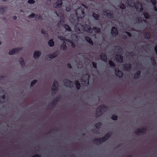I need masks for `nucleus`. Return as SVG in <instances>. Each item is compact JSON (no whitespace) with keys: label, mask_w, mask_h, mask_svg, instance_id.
I'll use <instances>...</instances> for the list:
<instances>
[{"label":"nucleus","mask_w":157,"mask_h":157,"mask_svg":"<svg viewBox=\"0 0 157 157\" xmlns=\"http://www.w3.org/2000/svg\"><path fill=\"white\" fill-rule=\"evenodd\" d=\"M71 8L70 6H67L66 7V10L67 12L71 11Z\"/></svg>","instance_id":"obj_49"},{"label":"nucleus","mask_w":157,"mask_h":157,"mask_svg":"<svg viewBox=\"0 0 157 157\" xmlns=\"http://www.w3.org/2000/svg\"><path fill=\"white\" fill-rule=\"evenodd\" d=\"M32 157H41V156L39 155L35 154Z\"/></svg>","instance_id":"obj_58"},{"label":"nucleus","mask_w":157,"mask_h":157,"mask_svg":"<svg viewBox=\"0 0 157 157\" xmlns=\"http://www.w3.org/2000/svg\"><path fill=\"white\" fill-rule=\"evenodd\" d=\"M57 102H56V101H55V100L53 99L52 101V102L51 103H50V104L49 105V106L54 107L56 106L57 104Z\"/></svg>","instance_id":"obj_28"},{"label":"nucleus","mask_w":157,"mask_h":157,"mask_svg":"<svg viewBox=\"0 0 157 157\" xmlns=\"http://www.w3.org/2000/svg\"><path fill=\"white\" fill-rule=\"evenodd\" d=\"M1 98L5 101H7L8 99V98L6 97L5 94V91L3 90H0V99Z\"/></svg>","instance_id":"obj_14"},{"label":"nucleus","mask_w":157,"mask_h":157,"mask_svg":"<svg viewBox=\"0 0 157 157\" xmlns=\"http://www.w3.org/2000/svg\"><path fill=\"white\" fill-rule=\"evenodd\" d=\"M125 33L128 35L129 37H130L132 36V34L128 32H126Z\"/></svg>","instance_id":"obj_55"},{"label":"nucleus","mask_w":157,"mask_h":157,"mask_svg":"<svg viewBox=\"0 0 157 157\" xmlns=\"http://www.w3.org/2000/svg\"><path fill=\"white\" fill-rule=\"evenodd\" d=\"M41 33L43 34L44 35H45L46 36H48V34L47 33H46L45 31L44 30V29H42L41 30Z\"/></svg>","instance_id":"obj_46"},{"label":"nucleus","mask_w":157,"mask_h":157,"mask_svg":"<svg viewBox=\"0 0 157 157\" xmlns=\"http://www.w3.org/2000/svg\"><path fill=\"white\" fill-rule=\"evenodd\" d=\"M143 14L144 17L146 19H149L150 18V15L149 14L145 11L143 12Z\"/></svg>","instance_id":"obj_30"},{"label":"nucleus","mask_w":157,"mask_h":157,"mask_svg":"<svg viewBox=\"0 0 157 157\" xmlns=\"http://www.w3.org/2000/svg\"><path fill=\"white\" fill-rule=\"evenodd\" d=\"M107 106L104 104L101 105L99 106L96 110V112L95 113L96 117H101L102 114V112L101 109H107Z\"/></svg>","instance_id":"obj_2"},{"label":"nucleus","mask_w":157,"mask_h":157,"mask_svg":"<svg viewBox=\"0 0 157 157\" xmlns=\"http://www.w3.org/2000/svg\"><path fill=\"white\" fill-rule=\"evenodd\" d=\"M120 8L121 9L125 10L126 9V7L125 5L124 4L122 3L120 5Z\"/></svg>","instance_id":"obj_42"},{"label":"nucleus","mask_w":157,"mask_h":157,"mask_svg":"<svg viewBox=\"0 0 157 157\" xmlns=\"http://www.w3.org/2000/svg\"><path fill=\"white\" fill-rule=\"evenodd\" d=\"M91 131L92 132H93V133H94V134H99L100 133L99 132L98 130H96L94 129H93Z\"/></svg>","instance_id":"obj_43"},{"label":"nucleus","mask_w":157,"mask_h":157,"mask_svg":"<svg viewBox=\"0 0 157 157\" xmlns=\"http://www.w3.org/2000/svg\"><path fill=\"white\" fill-rule=\"evenodd\" d=\"M114 48L117 51V52L118 53L119 51H121V48L120 46H116L114 47Z\"/></svg>","instance_id":"obj_41"},{"label":"nucleus","mask_w":157,"mask_h":157,"mask_svg":"<svg viewBox=\"0 0 157 157\" xmlns=\"http://www.w3.org/2000/svg\"><path fill=\"white\" fill-rule=\"evenodd\" d=\"M28 2L29 4H33L35 3V1L34 0H28Z\"/></svg>","instance_id":"obj_50"},{"label":"nucleus","mask_w":157,"mask_h":157,"mask_svg":"<svg viewBox=\"0 0 157 157\" xmlns=\"http://www.w3.org/2000/svg\"><path fill=\"white\" fill-rule=\"evenodd\" d=\"M60 21H62L63 23H64L65 21V18L64 16H62L60 19Z\"/></svg>","instance_id":"obj_47"},{"label":"nucleus","mask_w":157,"mask_h":157,"mask_svg":"<svg viewBox=\"0 0 157 157\" xmlns=\"http://www.w3.org/2000/svg\"><path fill=\"white\" fill-rule=\"evenodd\" d=\"M151 3L154 5H155L156 3V0H150Z\"/></svg>","instance_id":"obj_52"},{"label":"nucleus","mask_w":157,"mask_h":157,"mask_svg":"<svg viewBox=\"0 0 157 157\" xmlns=\"http://www.w3.org/2000/svg\"><path fill=\"white\" fill-rule=\"evenodd\" d=\"M92 16L93 17L95 20H99L100 16L98 14L96 13H93L92 14Z\"/></svg>","instance_id":"obj_20"},{"label":"nucleus","mask_w":157,"mask_h":157,"mask_svg":"<svg viewBox=\"0 0 157 157\" xmlns=\"http://www.w3.org/2000/svg\"><path fill=\"white\" fill-rule=\"evenodd\" d=\"M42 19V16L41 15H37L36 17L35 18V20L36 21H38L39 20Z\"/></svg>","instance_id":"obj_38"},{"label":"nucleus","mask_w":157,"mask_h":157,"mask_svg":"<svg viewBox=\"0 0 157 157\" xmlns=\"http://www.w3.org/2000/svg\"><path fill=\"white\" fill-rule=\"evenodd\" d=\"M143 35L144 37V38L146 39H149L150 38V36L149 35V33L147 32L145 33Z\"/></svg>","instance_id":"obj_31"},{"label":"nucleus","mask_w":157,"mask_h":157,"mask_svg":"<svg viewBox=\"0 0 157 157\" xmlns=\"http://www.w3.org/2000/svg\"><path fill=\"white\" fill-rule=\"evenodd\" d=\"M63 24L62 22V21H60V20L59 21L58 23H57V27L58 28H59L61 25H63Z\"/></svg>","instance_id":"obj_45"},{"label":"nucleus","mask_w":157,"mask_h":157,"mask_svg":"<svg viewBox=\"0 0 157 157\" xmlns=\"http://www.w3.org/2000/svg\"><path fill=\"white\" fill-rule=\"evenodd\" d=\"M115 74L117 77L121 78L123 75V73L118 68H116L115 69Z\"/></svg>","instance_id":"obj_15"},{"label":"nucleus","mask_w":157,"mask_h":157,"mask_svg":"<svg viewBox=\"0 0 157 157\" xmlns=\"http://www.w3.org/2000/svg\"><path fill=\"white\" fill-rule=\"evenodd\" d=\"M59 87V84L57 81H54L53 83L52 86L51 90L52 91V93H54L55 94L57 92Z\"/></svg>","instance_id":"obj_5"},{"label":"nucleus","mask_w":157,"mask_h":157,"mask_svg":"<svg viewBox=\"0 0 157 157\" xmlns=\"http://www.w3.org/2000/svg\"><path fill=\"white\" fill-rule=\"evenodd\" d=\"M22 49V48H16L12 49L9 52V54L10 55H13L15 53H17L19 51H21Z\"/></svg>","instance_id":"obj_9"},{"label":"nucleus","mask_w":157,"mask_h":157,"mask_svg":"<svg viewBox=\"0 0 157 157\" xmlns=\"http://www.w3.org/2000/svg\"><path fill=\"white\" fill-rule=\"evenodd\" d=\"M71 44V46L73 48H75L76 47V45L75 44L73 43V42H72V43Z\"/></svg>","instance_id":"obj_56"},{"label":"nucleus","mask_w":157,"mask_h":157,"mask_svg":"<svg viewBox=\"0 0 157 157\" xmlns=\"http://www.w3.org/2000/svg\"><path fill=\"white\" fill-rule=\"evenodd\" d=\"M54 58L56 57L58 55L59 53L57 51L56 52L52 54Z\"/></svg>","instance_id":"obj_44"},{"label":"nucleus","mask_w":157,"mask_h":157,"mask_svg":"<svg viewBox=\"0 0 157 157\" xmlns=\"http://www.w3.org/2000/svg\"><path fill=\"white\" fill-rule=\"evenodd\" d=\"M103 12L105 14V15L108 18H113V13H111L109 10H103Z\"/></svg>","instance_id":"obj_8"},{"label":"nucleus","mask_w":157,"mask_h":157,"mask_svg":"<svg viewBox=\"0 0 157 157\" xmlns=\"http://www.w3.org/2000/svg\"><path fill=\"white\" fill-rule=\"evenodd\" d=\"M64 28L65 29L69 32H71L72 30L69 26L66 24L63 25Z\"/></svg>","instance_id":"obj_23"},{"label":"nucleus","mask_w":157,"mask_h":157,"mask_svg":"<svg viewBox=\"0 0 157 157\" xmlns=\"http://www.w3.org/2000/svg\"><path fill=\"white\" fill-rule=\"evenodd\" d=\"M75 12L78 18H83L85 16L84 9L82 8H78L75 10Z\"/></svg>","instance_id":"obj_3"},{"label":"nucleus","mask_w":157,"mask_h":157,"mask_svg":"<svg viewBox=\"0 0 157 157\" xmlns=\"http://www.w3.org/2000/svg\"><path fill=\"white\" fill-rule=\"evenodd\" d=\"M148 46H149V44H146L145 45H144V47L145 48H147Z\"/></svg>","instance_id":"obj_64"},{"label":"nucleus","mask_w":157,"mask_h":157,"mask_svg":"<svg viewBox=\"0 0 157 157\" xmlns=\"http://www.w3.org/2000/svg\"><path fill=\"white\" fill-rule=\"evenodd\" d=\"M92 65L93 67L95 68H97V64L96 63L93 62H92Z\"/></svg>","instance_id":"obj_51"},{"label":"nucleus","mask_w":157,"mask_h":157,"mask_svg":"<svg viewBox=\"0 0 157 157\" xmlns=\"http://www.w3.org/2000/svg\"><path fill=\"white\" fill-rule=\"evenodd\" d=\"M115 59L117 62L119 63H121L123 61V57L121 55L117 54Z\"/></svg>","instance_id":"obj_13"},{"label":"nucleus","mask_w":157,"mask_h":157,"mask_svg":"<svg viewBox=\"0 0 157 157\" xmlns=\"http://www.w3.org/2000/svg\"><path fill=\"white\" fill-rule=\"evenodd\" d=\"M112 133L111 132H109L108 133L106 134L105 136L106 138V139H109L112 135Z\"/></svg>","instance_id":"obj_34"},{"label":"nucleus","mask_w":157,"mask_h":157,"mask_svg":"<svg viewBox=\"0 0 157 157\" xmlns=\"http://www.w3.org/2000/svg\"><path fill=\"white\" fill-rule=\"evenodd\" d=\"M41 55L40 52L38 51H36L34 52L33 57L35 59H37Z\"/></svg>","instance_id":"obj_17"},{"label":"nucleus","mask_w":157,"mask_h":157,"mask_svg":"<svg viewBox=\"0 0 157 157\" xmlns=\"http://www.w3.org/2000/svg\"><path fill=\"white\" fill-rule=\"evenodd\" d=\"M128 3H129V6L130 7H132L135 5V2L134 0H130L128 1Z\"/></svg>","instance_id":"obj_32"},{"label":"nucleus","mask_w":157,"mask_h":157,"mask_svg":"<svg viewBox=\"0 0 157 157\" xmlns=\"http://www.w3.org/2000/svg\"><path fill=\"white\" fill-rule=\"evenodd\" d=\"M61 47L63 51H65L67 49L66 44L65 42H63V43L61 44Z\"/></svg>","instance_id":"obj_25"},{"label":"nucleus","mask_w":157,"mask_h":157,"mask_svg":"<svg viewBox=\"0 0 157 157\" xmlns=\"http://www.w3.org/2000/svg\"><path fill=\"white\" fill-rule=\"evenodd\" d=\"M4 78V77L2 76H0V80H2Z\"/></svg>","instance_id":"obj_60"},{"label":"nucleus","mask_w":157,"mask_h":157,"mask_svg":"<svg viewBox=\"0 0 157 157\" xmlns=\"http://www.w3.org/2000/svg\"><path fill=\"white\" fill-rule=\"evenodd\" d=\"M141 74V71H138L134 75V78L135 79L138 78L140 77Z\"/></svg>","instance_id":"obj_22"},{"label":"nucleus","mask_w":157,"mask_h":157,"mask_svg":"<svg viewBox=\"0 0 157 157\" xmlns=\"http://www.w3.org/2000/svg\"><path fill=\"white\" fill-rule=\"evenodd\" d=\"M150 59L151 61L152 65H154V66L156 65V63L154 58L152 57Z\"/></svg>","instance_id":"obj_35"},{"label":"nucleus","mask_w":157,"mask_h":157,"mask_svg":"<svg viewBox=\"0 0 157 157\" xmlns=\"http://www.w3.org/2000/svg\"><path fill=\"white\" fill-rule=\"evenodd\" d=\"M102 125V123L101 122H99L96 124L95 126L96 128L98 129L101 128Z\"/></svg>","instance_id":"obj_33"},{"label":"nucleus","mask_w":157,"mask_h":157,"mask_svg":"<svg viewBox=\"0 0 157 157\" xmlns=\"http://www.w3.org/2000/svg\"><path fill=\"white\" fill-rule=\"evenodd\" d=\"M67 66L70 69L72 68V66L70 63H67Z\"/></svg>","instance_id":"obj_57"},{"label":"nucleus","mask_w":157,"mask_h":157,"mask_svg":"<svg viewBox=\"0 0 157 157\" xmlns=\"http://www.w3.org/2000/svg\"><path fill=\"white\" fill-rule=\"evenodd\" d=\"M143 128V130H144V132L145 133H146V131H147V128L146 126L143 127H142Z\"/></svg>","instance_id":"obj_53"},{"label":"nucleus","mask_w":157,"mask_h":157,"mask_svg":"<svg viewBox=\"0 0 157 157\" xmlns=\"http://www.w3.org/2000/svg\"><path fill=\"white\" fill-rule=\"evenodd\" d=\"M137 11L141 12L143 10V6L141 3L138 2H136L134 5Z\"/></svg>","instance_id":"obj_7"},{"label":"nucleus","mask_w":157,"mask_h":157,"mask_svg":"<svg viewBox=\"0 0 157 157\" xmlns=\"http://www.w3.org/2000/svg\"><path fill=\"white\" fill-rule=\"evenodd\" d=\"M66 41H67V42H69V43H71V44L72 43V42H73L72 41V40H71L70 39H66Z\"/></svg>","instance_id":"obj_54"},{"label":"nucleus","mask_w":157,"mask_h":157,"mask_svg":"<svg viewBox=\"0 0 157 157\" xmlns=\"http://www.w3.org/2000/svg\"><path fill=\"white\" fill-rule=\"evenodd\" d=\"M99 57L101 58V59L103 61L106 62L107 60V56L106 54L104 53H102L100 55Z\"/></svg>","instance_id":"obj_16"},{"label":"nucleus","mask_w":157,"mask_h":157,"mask_svg":"<svg viewBox=\"0 0 157 157\" xmlns=\"http://www.w3.org/2000/svg\"><path fill=\"white\" fill-rule=\"evenodd\" d=\"M109 66L113 68H114L116 67L115 63L111 60H109Z\"/></svg>","instance_id":"obj_29"},{"label":"nucleus","mask_w":157,"mask_h":157,"mask_svg":"<svg viewBox=\"0 0 157 157\" xmlns=\"http://www.w3.org/2000/svg\"><path fill=\"white\" fill-rule=\"evenodd\" d=\"M122 67L124 71H129L131 69V65L130 63H125L122 66Z\"/></svg>","instance_id":"obj_11"},{"label":"nucleus","mask_w":157,"mask_h":157,"mask_svg":"<svg viewBox=\"0 0 157 157\" xmlns=\"http://www.w3.org/2000/svg\"><path fill=\"white\" fill-rule=\"evenodd\" d=\"M61 95H59L55 98L54 99L57 102L59 101L61 99Z\"/></svg>","instance_id":"obj_39"},{"label":"nucleus","mask_w":157,"mask_h":157,"mask_svg":"<svg viewBox=\"0 0 157 157\" xmlns=\"http://www.w3.org/2000/svg\"><path fill=\"white\" fill-rule=\"evenodd\" d=\"M36 16L35 13H32L31 14L29 15V17L30 18H34Z\"/></svg>","instance_id":"obj_48"},{"label":"nucleus","mask_w":157,"mask_h":157,"mask_svg":"<svg viewBox=\"0 0 157 157\" xmlns=\"http://www.w3.org/2000/svg\"><path fill=\"white\" fill-rule=\"evenodd\" d=\"M48 44L49 46L52 47L54 45V42L52 39H51L49 40L48 42Z\"/></svg>","instance_id":"obj_26"},{"label":"nucleus","mask_w":157,"mask_h":157,"mask_svg":"<svg viewBox=\"0 0 157 157\" xmlns=\"http://www.w3.org/2000/svg\"><path fill=\"white\" fill-rule=\"evenodd\" d=\"M64 85L66 87L71 88L74 86V82L67 79H64L63 80Z\"/></svg>","instance_id":"obj_4"},{"label":"nucleus","mask_w":157,"mask_h":157,"mask_svg":"<svg viewBox=\"0 0 157 157\" xmlns=\"http://www.w3.org/2000/svg\"><path fill=\"white\" fill-rule=\"evenodd\" d=\"M135 133L136 134H139L140 133H145L144 130H143V128L142 127H141L140 128H137L135 132Z\"/></svg>","instance_id":"obj_19"},{"label":"nucleus","mask_w":157,"mask_h":157,"mask_svg":"<svg viewBox=\"0 0 157 157\" xmlns=\"http://www.w3.org/2000/svg\"><path fill=\"white\" fill-rule=\"evenodd\" d=\"M75 30L78 33H82L85 31L89 33H92L93 31L96 33H99L101 32V29L97 27H94L92 29L90 26L86 24H83L77 23L75 27Z\"/></svg>","instance_id":"obj_1"},{"label":"nucleus","mask_w":157,"mask_h":157,"mask_svg":"<svg viewBox=\"0 0 157 157\" xmlns=\"http://www.w3.org/2000/svg\"><path fill=\"white\" fill-rule=\"evenodd\" d=\"M37 80L35 79L31 83L30 87H32L37 82Z\"/></svg>","instance_id":"obj_40"},{"label":"nucleus","mask_w":157,"mask_h":157,"mask_svg":"<svg viewBox=\"0 0 157 157\" xmlns=\"http://www.w3.org/2000/svg\"><path fill=\"white\" fill-rule=\"evenodd\" d=\"M111 119L113 120L116 121L117 120L118 116L115 114H113L111 117Z\"/></svg>","instance_id":"obj_36"},{"label":"nucleus","mask_w":157,"mask_h":157,"mask_svg":"<svg viewBox=\"0 0 157 157\" xmlns=\"http://www.w3.org/2000/svg\"><path fill=\"white\" fill-rule=\"evenodd\" d=\"M118 33V29L115 27H112L111 30V34L114 36H117Z\"/></svg>","instance_id":"obj_10"},{"label":"nucleus","mask_w":157,"mask_h":157,"mask_svg":"<svg viewBox=\"0 0 157 157\" xmlns=\"http://www.w3.org/2000/svg\"><path fill=\"white\" fill-rule=\"evenodd\" d=\"M19 62L20 63L22 67H24L25 66V63L23 59L21 57L20 58L19 60Z\"/></svg>","instance_id":"obj_21"},{"label":"nucleus","mask_w":157,"mask_h":157,"mask_svg":"<svg viewBox=\"0 0 157 157\" xmlns=\"http://www.w3.org/2000/svg\"><path fill=\"white\" fill-rule=\"evenodd\" d=\"M106 138L105 136L102 138H94L93 140V142L94 143L97 144L98 143L99 144H101L102 143L105 142L107 139H106Z\"/></svg>","instance_id":"obj_6"},{"label":"nucleus","mask_w":157,"mask_h":157,"mask_svg":"<svg viewBox=\"0 0 157 157\" xmlns=\"http://www.w3.org/2000/svg\"><path fill=\"white\" fill-rule=\"evenodd\" d=\"M62 5V0H57L56 3H55L53 6L54 8H59L61 7Z\"/></svg>","instance_id":"obj_12"},{"label":"nucleus","mask_w":157,"mask_h":157,"mask_svg":"<svg viewBox=\"0 0 157 157\" xmlns=\"http://www.w3.org/2000/svg\"><path fill=\"white\" fill-rule=\"evenodd\" d=\"M58 38L59 39H60L61 40L63 41V42H65V41H66V39L64 36H58Z\"/></svg>","instance_id":"obj_37"},{"label":"nucleus","mask_w":157,"mask_h":157,"mask_svg":"<svg viewBox=\"0 0 157 157\" xmlns=\"http://www.w3.org/2000/svg\"><path fill=\"white\" fill-rule=\"evenodd\" d=\"M49 58L50 59H52L54 57L53 56L52 54H50L48 55Z\"/></svg>","instance_id":"obj_59"},{"label":"nucleus","mask_w":157,"mask_h":157,"mask_svg":"<svg viewBox=\"0 0 157 157\" xmlns=\"http://www.w3.org/2000/svg\"><path fill=\"white\" fill-rule=\"evenodd\" d=\"M154 50L155 51L156 54V55H157V46H156L155 47V48Z\"/></svg>","instance_id":"obj_62"},{"label":"nucleus","mask_w":157,"mask_h":157,"mask_svg":"<svg viewBox=\"0 0 157 157\" xmlns=\"http://www.w3.org/2000/svg\"><path fill=\"white\" fill-rule=\"evenodd\" d=\"M51 0H48L46 2V3L48 4H50L51 3Z\"/></svg>","instance_id":"obj_61"},{"label":"nucleus","mask_w":157,"mask_h":157,"mask_svg":"<svg viewBox=\"0 0 157 157\" xmlns=\"http://www.w3.org/2000/svg\"><path fill=\"white\" fill-rule=\"evenodd\" d=\"M75 86L78 90H79L81 87V84L78 80L75 81Z\"/></svg>","instance_id":"obj_24"},{"label":"nucleus","mask_w":157,"mask_h":157,"mask_svg":"<svg viewBox=\"0 0 157 157\" xmlns=\"http://www.w3.org/2000/svg\"><path fill=\"white\" fill-rule=\"evenodd\" d=\"M122 144H120L117 146V147H121L122 146Z\"/></svg>","instance_id":"obj_63"},{"label":"nucleus","mask_w":157,"mask_h":157,"mask_svg":"<svg viewBox=\"0 0 157 157\" xmlns=\"http://www.w3.org/2000/svg\"><path fill=\"white\" fill-rule=\"evenodd\" d=\"M7 9L6 7H0V13L3 14L6 10Z\"/></svg>","instance_id":"obj_27"},{"label":"nucleus","mask_w":157,"mask_h":157,"mask_svg":"<svg viewBox=\"0 0 157 157\" xmlns=\"http://www.w3.org/2000/svg\"><path fill=\"white\" fill-rule=\"evenodd\" d=\"M85 40L89 44H90L91 45H93L94 44V43L93 41H92L91 38L89 37V36H85Z\"/></svg>","instance_id":"obj_18"}]
</instances>
